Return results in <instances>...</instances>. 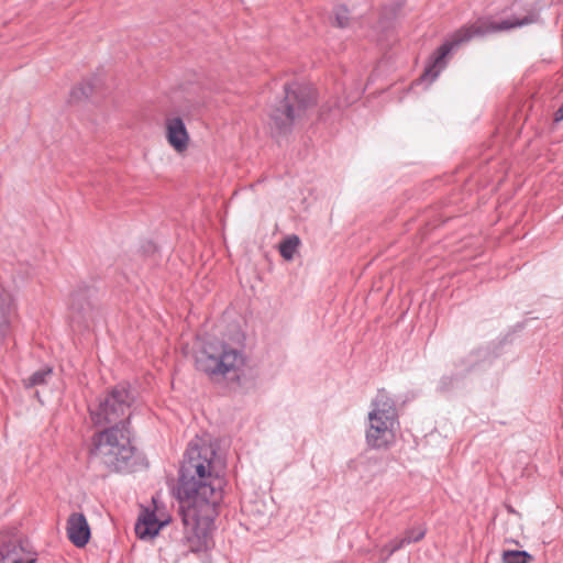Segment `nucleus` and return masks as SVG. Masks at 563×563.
<instances>
[{"label":"nucleus","instance_id":"20e7f679","mask_svg":"<svg viewBox=\"0 0 563 563\" xmlns=\"http://www.w3.org/2000/svg\"><path fill=\"white\" fill-rule=\"evenodd\" d=\"M91 455L109 471L120 472L134 454L128 427H109L92 437Z\"/></svg>","mask_w":563,"mask_h":563},{"label":"nucleus","instance_id":"a211bd4d","mask_svg":"<svg viewBox=\"0 0 563 563\" xmlns=\"http://www.w3.org/2000/svg\"><path fill=\"white\" fill-rule=\"evenodd\" d=\"M92 92V87L90 84H80L73 88L71 97L76 100H81L88 98Z\"/></svg>","mask_w":563,"mask_h":563},{"label":"nucleus","instance_id":"f8f14e48","mask_svg":"<svg viewBox=\"0 0 563 563\" xmlns=\"http://www.w3.org/2000/svg\"><path fill=\"white\" fill-rule=\"evenodd\" d=\"M165 523L157 519L155 511L144 509L135 523V533L142 540L152 539Z\"/></svg>","mask_w":563,"mask_h":563},{"label":"nucleus","instance_id":"423d86ee","mask_svg":"<svg viewBox=\"0 0 563 563\" xmlns=\"http://www.w3.org/2000/svg\"><path fill=\"white\" fill-rule=\"evenodd\" d=\"M368 412L369 426L366 429V443L372 449H386L395 442L398 429V413L394 400L380 390L373 400Z\"/></svg>","mask_w":563,"mask_h":563},{"label":"nucleus","instance_id":"6ab92c4d","mask_svg":"<svg viewBox=\"0 0 563 563\" xmlns=\"http://www.w3.org/2000/svg\"><path fill=\"white\" fill-rule=\"evenodd\" d=\"M335 25L339 27H346L350 22L349 11L345 7H340L335 10Z\"/></svg>","mask_w":563,"mask_h":563},{"label":"nucleus","instance_id":"1a4fd4ad","mask_svg":"<svg viewBox=\"0 0 563 563\" xmlns=\"http://www.w3.org/2000/svg\"><path fill=\"white\" fill-rule=\"evenodd\" d=\"M165 136L168 144L177 152L184 153L189 146L190 136L187 128L179 117H169L165 120Z\"/></svg>","mask_w":563,"mask_h":563},{"label":"nucleus","instance_id":"6e6552de","mask_svg":"<svg viewBox=\"0 0 563 563\" xmlns=\"http://www.w3.org/2000/svg\"><path fill=\"white\" fill-rule=\"evenodd\" d=\"M31 542L16 533H0V563H35Z\"/></svg>","mask_w":563,"mask_h":563},{"label":"nucleus","instance_id":"f257e3e1","mask_svg":"<svg viewBox=\"0 0 563 563\" xmlns=\"http://www.w3.org/2000/svg\"><path fill=\"white\" fill-rule=\"evenodd\" d=\"M224 478L218 470L217 451L202 439L191 441L179 470L178 495L187 503L183 508L184 545L190 552L208 547V532L200 518L211 519L222 499Z\"/></svg>","mask_w":563,"mask_h":563},{"label":"nucleus","instance_id":"ddd939ff","mask_svg":"<svg viewBox=\"0 0 563 563\" xmlns=\"http://www.w3.org/2000/svg\"><path fill=\"white\" fill-rule=\"evenodd\" d=\"M69 309L73 319H80L91 310V305L85 292H74L70 297Z\"/></svg>","mask_w":563,"mask_h":563},{"label":"nucleus","instance_id":"aec40b11","mask_svg":"<svg viewBox=\"0 0 563 563\" xmlns=\"http://www.w3.org/2000/svg\"><path fill=\"white\" fill-rule=\"evenodd\" d=\"M555 121H562L563 120V104L556 110L554 114Z\"/></svg>","mask_w":563,"mask_h":563},{"label":"nucleus","instance_id":"f3484780","mask_svg":"<svg viewBox=\"0 0 563 563\" xmlns=\"http://www.w3.org/2000/svg\"><path fill=\"white\" fill-rule=\"evenodd\" d=\"M532 556L526 551L509 550L503 553L504 563H529Z\"/></svg>","mask_w":563,"mask_h":563},{"label":"nucleus","instance_id":"39448f33","mask_svg":"<svg viewBox=\"0 0 563 563\" xmlns=\"http://www.w3.org/2000/svg\"><path fill=\"white\" fill-rule=\"evenodd\" d=\"M197 368L211 380L238 379L245 364L241 351L219 342L208 343L196 360Z\"/></svg>","mask_w":563,"mask_h":563},{"label":"nucleus","instance_id":"7ed1b4c3","mask_svg":"<svg viewBox=\"0 0 563 563\" xmlns=\"http://www.w3.org/2000/svg\"><path fill=\"white\" fill-rule=\"evenodd\" d=\"M314 103L316 92L311 87L297 82L285 85L284 98L269 111L271 129L277 134L290 132L296 121Z\"/></svg>","mask_w":563,"mask_h":563},{"label":"nucleus","instance_id":"9b49d317","mask_svg":"<svg viewBox=\"0 0 563 563\" xmlns=\"http://www.w3.org/2000/svg\"><path fill=\"white\" fill-rule=\"evenodd\" d=\"M18 313L16 303L11 292L0 288V338H4Z\"/></svg>","mask_w":563,"mask_h":563},{"label":"nucleus","instance_id":"f03ea898","mask_svg":"<svg viewBox=\"0 0 563 563\" xmlns=\"http://www.w3.org/2000/svg\"><path fill=\"white\" fill-rule=\"evenodd\" d=\"M537 21L536 14L526 15L522 19L504 20L496 22L492 18H479L472 24L464 25L451 34L430 57L421 79L433 81L440 71L446 66V57L452 49L470 42L474 37L485 36L490 33L507 31L514 27L531 24Z\"/></svg>","mask_w":563,"mask_h":563},{"label":"nucleus","instance_id":"0eeeda50","mask_svg":"<svg viewBox=\"0 0 563 563\" xmlns=\"http://www.w3.org/2000/svg\"><path fill=\"white\" fill-rule=\"evenodd\" d=\"M134 401L130 388L117 385L89 408L91 420L96 426L128 427Z\"/></svg>","mask_w":563,"mask_h":563},{"label":"nucleus","instance_id":"9d476101","mask_svg":"<svg viewBox=\"0 0 563 563\" xmlns=\"http://www.w3.org/2000/svg\"><path fill=\"white\" fill-rule=\"evenodd\" d=\"M66 532L69 541L77 548H84L90 540V527L81 512L69 515L66 525Z\"/></svg>","mask_w":563,"mask_h":563},{"label":"nucleus","instance_id":"2eb2a0df","mask_svg":"<svg viewBox=\"0 0 563 563\" xmlns=\"http://www.w3.org/2000/svg\"><path fill=\"white\" fill-rule=\"evenodd\" d=\"M52 375V368L51 367H44L35 373H33L30 377L23 379V386L25 388H33L35 386H41L46 384L47 378Z\"/></svg>","mask_w":563,"mask_h":563},{"label":"nucleus","instance_id":"4468645a","mask_svg":"<svg viewBox=\"0 0 563 563\" xmlns=\"http://www.w3.org/2000/svg\"><path fill=\"white\" fill-rule=\"evenodd\" d=\"M426 534V530L423 528H412L405 532L404 537L400 539L393 540L389 543V553H394L401 549L406 544H410L411 542H418L423 539Z\"/></svg>","mask_w":563,"mask_h":563},{"label":"nucleus","instance_id":"dca6fc26","mask_svg":"<svg viewBox=\"0 0 563 563\" xmlns=\"http://www.w3.org/2000/svg\"><path fill=\"white\" fill-rule=\"evenodd\" d=\"M300 244V240L297 235H291L285 239L279 245L280 255L285 260H291Z\"/></svg>","mask_w":563,"mask_h":563},{"label":"nucleus","instance_id":"412c9836","mask_svg":"<svg viewBox=\"0 0 563 563\" xmlns=\"http://www.w3.org/2000/svg\"><path fill=\"white\" fill-rule=\"evenodd\" d=\"M506 509L509 514L518 515L515 508L511 505H506Z\"/></svg>","mask_w":563,"mask_h":563}]
</instances>
